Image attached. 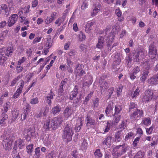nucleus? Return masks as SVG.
I'll use <instances>...</instances> for the list:
<instances>
[{"instance_id":"obj_1","label":"nucleus","mask_w":158,"mask_h":158,"mask_svg":"<svg viewBox=\"0 0 158 158\" xmlns=\"http://www.w3.org/2000/svg\"><path fill=\"white\" fill-rule=\"evenodd\" d=\"M73 134V130L71 125H67L64 129L62 137L63 139H66L68 142L72 140Z\"/></svg>"},{"instance_id":"obj_2","label":"nucleus","mask_w":158,"mask_h":158,"mask_svg":"<svg viewBox=\"0 0 158 158\" xmlns=\"http://www.w3.org/2000/svg\"><path fill=\"white\" fill-rule=\"evenodd\" d=\"M115 36V34L114 33H110L106 36V41L108 49L107 51L106 50L105 52V54H108L111 51L113 47L117 46L118 44V43H115L113 44L112 47H110L113 41Z\"/></svg>"},{"instance_id":"obj_3","label":"nucleus","mask_w":158,"mask_h":158,"mask_svg":"<svg viewBox=\"0 0 158 158\" xmlns=\"http://www.w3.org/2000/svg\"><path fill=\"white\" fill-rule=\"evenodd\" d=\"M113 152V155L117 158L126 152V149L123 145L118 146L114 148Z\"/></svg>"},{"instance_id":"obj_4","label":"nucleus","mask_w":158,"mask_h":158,"mask_svg":"<svg viewBox=\"0 0 158 158\" xmlns=\"http://www.w3.org/2000/svg\"><path fill=\"white\" fill-rule=\"evenodd\" d=\"M143 110L136 108L130 115V119L132 121H135L140 119L143 116Z\"/></svg>"},{"instance_id":"obj_5","label":"nucleus","mask_w":158,"mask_h":158,"mask_svg":"<svg viewBox=\"0 0 158 158\" xmlns=\"http://www.w3.org/2000/svg\"><path fill=\"white\" fill-rule=\"evenodd\" d=\"M153 91L150 89H147L144 92L142 98L143 102L148 103L150 101L153 97Z\"/></svg>"},{"instance_id":"obj_6","label":"nucleus","mask_w":158,"mask_h":158,"mask_svg":"<svg viewBox=\"0 0 158 158\" xmlns=\"http://www.w3.org/2000/svg\"><path fill=\"white\" fill-rule=\"evenodd\" d=\"M35 131L31 128L25 129L23 132V135L27 141H29L34 135Z\"/></svg>"},{"instance_id":"obj_7","label":"nucleus","mask_w":158,"mask_h":158,"mask_svg":"<svg viewBox=\"0 0 158 158\" xmlns=\"http://www.w3.org/2000/svg\"><path fill=\"white\" fill-rule=\"evenodd\" d=\"M89 113H89L86 115L85 119L86 126L88 129L94 127L96 124L94 119L91 117Z\"/></svg>"},{"instance_id":"obj_8","label":"nucleus","mask_w":158,"mask_h":158,"mask_svg":"<svg viewBox=\"0 0 158 158\" xmlns=\"http://www.w3.org/2000/svg\"><path fill=\"white\" fill-rule=\"evenodd\" d=\"M83 68L84 66L82 64H78L76 65L74 73L77 77H81L85 74V71Z\"/></svg>"},{"instance_id":"obj_9","label":"nucleus","mask_w":158,"mask_h":158,"mask_svg":"<svg viewBox=\"0 0 158 158\" xmlns=\"http://www.w3.org/2000/svg\"><path fill=\"white\" fill-rule=\"evenodd\" d=\"M63 122L61 117L58 116L55 117L52 120L51 127L53 130L56 129V128L60 126Z\"/></svg>"},{"instance_id":"obj_10","label":"nucleus","mask_w":158,"mask_h":158,"mask_svg":"<svg viewBox=\"0 0 158 158\" xmlns=\"http://www.w3.org/2000/svg\"><path fill=\"white\" fill-rule=\"evenodd\" d=\"M13 140L10 138H6L4 139L2 142V144L4 149L6 150H9L11 149L12 147Z\"/></svg>"},{"instance_id":"obj_11","label":"nucleus","mask_w":158,"mask_h":158,"mask_svg":"<svg viewBox=\"0 0 158 158\" xmlns=\"http://www.w3.org/2000/svg\"><path fill=\"white\" fill-rule=\"evenodd\" d=\"M148 49L149 56L152 59L155 58L157 54V51L156 47L153 44H151L150 45Z\"/></svg>"},{"instance_id":"obj_12","label":"nucleus","mask_w":158,"mask_h":158,"mask_svg":"<svg viewBox=\"0 0 158 158\" xmlns=\"http://www.w3.org/2000/svg\"><path fill=\"white\" fill-rule=\"evenodd\" d=\"M24 145L23 140L19 139L18 140L15 141L14 146L13 149V152L15 153L19 147L20 149H22Z\"/></svg>"},{"instance_id":"obj_13","label":"nucleus","mask_w":158,"mask_h":158,"mask_svg":"<svg viewBox=\"0 0 158 158\" xmlns=\"http://www.w3.org/2000/svg\"><path fill=\"white\" fill-rule=\"evenodd\" d=\"M18 16L17 14H12L9 18L7 22L8 26L11 27L13 26L17 21Z\"/></svg>"},{"instance_id":"obj_14","label":"nucleus","mask_w":158,"mask_h":158,"mask_svg":"<svg viewBox=\"0 0 158 158\" xmlns=\"http://www.w3.org/2000/svg\"><path fill=\"white\" fill-rule=\"evenodd\" d=\"M105 36L104 37L102 36H100L98 38V42L96 45V47L99 49H102L103 48L104 45L105 40H104L106 39V36Z\"/></svg>"},{"instance_id":"obj_15","label":"nucleus","mask_w":158,"mask_h":158,"mask_svg":"<svg viewBox=\"0 0 158 158\" xmlns=\"http://www.w3.org/2000/svg\"><path fill=\"white\" fill-rule=\"evenodd\" d=\"M148 82L151 85H156L158 84V73L153 76L148 80Z\"/></svg>"},{"instance_id":"obj_16","label":"nucleus","mask_w":158,"mask_h":158,"mask_svg":"<svg viewBox=\"0 0 158 158\" xmlns=\"http://www.w3.org/2000/svg\"><path fill=\"white\" fill-rule=\"evenodd\" d=\"M144 56L143 51L140 50L133 55V60L134 62H138L140 61V59Z\"/></svg>"},{"instance_id":"obj_17","label":"nucleus","mask_w":158,"mask_h":158,"mask_svg":"<svg viewBox=\"0 0 158 158\" xmlns=\"http://www.w3.org/2000/svg\"><path fill=\"white\" fill-rule=\"evenodd\" d=\"M5 54V50L4 48H0V63L3 64L5 63L7 60Z\"/></svg>"},{"instance_id":"obj_18","label":"nucleus","mask_w":158,"mask_h":158,"mask_svg":"<svg viewBox=\"0 0 158 158\" xmlns=\"http://www.w3.org/2000/svg\"><path fill=\"white\" fill-rule=\"evenodd\" d=\"M83 118L82 117H78L77 120L76 126L75 127V130L76 132H79L81 129V127L82 126Z\"/></svg>"},{"instance_id":"obj_19","label":"nucleus","mask_w":158,"mask_h":158,"mask_svg":"<svg viewBox=\"0 0 158 158\" xmlns=\"http://www.w3.org/2000/svg\"><path fill=\"white\" fill-rule=\"evenodd\" d=\"M115 140L118 142H120L123 137V133L122 130L116 131L114 135Z\"/></svg>"},{"instance_id":"obj_20","label":"nucleus","mask_w":158,"mask_h":158,"mask_svg":"<svg viewBox=\"0 0 158 158\" xmlns=\"http://www.w3.org/2000/svg\"><path fill=\"white\" fill-rule=\"evenodd\" d=\"M73 113V110H72L70 107H67L64 110L63 114L64 117L67 118L70 116H71Z\"/></svg>"},{"instance_id":"obj_21","label":"nucleus","mask_w":158,"mask_h":158,"mask_svg":"<svg viewBox=\"0 0 158 158\" xmlns=\"http://www.w3.org/2000/svg\"><path fill=\"white\" fill-rule=\"evenodd\" d=\"M95 22L92 21H88L86 25L85 30L86 33H89L92 29V26L94 25Z\"/></svg>"},{"instance_id":"obj_22","label":"nucleus","mask_w":158,"mask_h":158,"mask_svg":"<svg viewBox=\"0 0 158 158\" xmlns=\"http://www.w3.org/2000/svg\"><path fill=\"white\" fill-rule=\"evenodd\" d=\"M4 11L5 15L7 16L9 15V10H8L7 5L5 4H2L0 5V14Z\"/></svg>"},{"instance_id":"obj_23","label":"nucleus","mask_w":158,"mask_h":158,"mask_svg":"<svg viewBox=\"0 0 158 158\" xmlns=\"http://www.w3.org/2000/svg\"><path fill=\"white\" fill-rule=\"evenodd\" d=\"M78 86L76 85L73 89V90L71 92L70 94L69 99L71 100H72L74 98L76 97L78 94Z\"/></svg>"},{"instance_id":"obj_24","label":"nucleus","mask_w":158,"mask_h":158,"mask_svg":"<svg viewBox=\"0 0 158 158\" xmlns=\"http://www.w3.org/2000/svg\"><path fill=\"white\" fill-rule=\"evenodd\" d=\"M100 5L98 4H95L94 6L92 12L91 13V16L93 17L96 15L100 10Z\"/></svg>"},{"instance_id":"obj_25","label":"nucleus","mask_w":158,"mask_h":158,"mask_svg":"<svg viewBox=\"0 0 158 158\" xmlns=\"http://www.w3.org/2000/svg\"><path fill=\"white\" fill-rule=\"evenodd\" d=\"M56 13L55 12L52 13L51 16H48L45 20V23L47 24H48L50 23H52L55 18Z\"/></svg>"},{"instance_id":"obj_26","label":"nucleus","mask_w":158,"mask_h":158,"mask_svg":"<svg viewBox=\"0 0 158 158\" xmlns=\"http://www.w3.org/2000/svg\"><path fill=\"white\" fill-rule=\"evenodd\" d=\"M108 83L106 81H103L100 84V90L101 93L106 90L108 88Z\"/></svg>"},{"instance_id":"obj_27","label":"nucleus","mask_w":158,"mask_h":158,"mask_svg":"<svg viewBox=\"0 0 158 158\" xmlns=\"http://www.w3.org/2000/svg\"><path fill=\"white\" fill-rule=\"evenodd\" d=\"M151 121L150 118H144L142 120L141 124L145 126H148L151 124Z\"/></svg>"},{"instance_id":"obj_28","label":"nucleus","mask_w":158,"mask_h":158,"mask_svg":"<svg viewBox=\"0 0 158 158\" xmlns=\"http://www.w3.org/2000/svg\"><path fill=\"white\" fill-rule=\"evenodd\" d=\"M113 122L111 120H109L107 122L105 127V128L104 129V133H106L109 131L111 127L113 125Z\"/></svg>"},{"instance_id":"obj_29","label":"nucleus","mask_w":158,"mask_h":158,"mask_svg":"<svg viewBox=\"0 0 158 158\" xmlns=\"http://www.w3.org/2000/svg\"><path fill=\"white\" fill-rule=\"evenodd\" d=\"M115 13L117 16L118 17V21L119 22H122L123 21L124 18L123 17H121L122 15V11L120 10V9L118 8L116 9L115 10Z\"/></svg>"},{"instance_id":"obj_30","label":"nucleus","mask_w":158,"mask_h":158,"mask_svg":"<svg viewBox=\"0 0 158 158\" xmlns=\"http://www.w3.org/2000/svg\"><path fill=\"white\" fill-rule=\"evenodd\" d=\"M112 138V137L110 135L106 137L105 139L103 141L102 143V144L106 145L107 146H110Z\"/></svg>"},{"instance_id":"obj_31","label":"nucleus","mask_w":158,"mask_h":158,"mask_svg":"<svg viewBox=\"0 0 158 158\" xmlns=\"http://www.w3.org/2000/svg\"><path fill=\"white\" fill-rule=\"evenodd\" d=\"M54 95V94L52 92L51 89L50 93L48 94L46 96L47 102L50 105H51V100L53 99V96Z\"/></svg>"},{"instance_id":"obj_32","label":"nucleus","mask_w":158,"mask_h":158,"mask_svg":"<svg viewBox=\"0 0 158 158\" xmlns=\"http://www.w3.org/2000/svg\"><path fill=\"white\" fill-rule=\"evenodd\" d=\"M127 119H124L123 120L121 123L118 126L119 129H121V130L122 131L125 129L126 127H127Z\"/></svg>"},{"instance_id":"obj_33","label":"nucleus","mask_w":158,"mask_h":158,"mask_svg":"<svg viewBox=\"0 0 158 158\" xmlns=\"http://www.w3.org/2000/svg\"><path fill=\"white\" fill-rule=\"evenodd\" d=\"M148 74L149 71L148 70H146L143 72L142 76L140 77V81L143 83L144 82L147 78Z\"/></svg>"},{"instance_id":"obj_34","label":"nucleus","mask_w":158,"mask_h":158,"mask_svg":"<svg viewBox=\"0 0 158 158\" xmlns=\"http://www.w3.org/2000/svg\"><path fill=\"white\" fill-rule=\"evenodd\" d=\"M2 119L0 121V125H1L2 127L4 126V122L8 118V115L5 113L2 112Z\"/></svg>"},{"instance_id":"obj_35","label":"nucleus","mask_w":158,"mask_h":158,"mask_svg":"<svg viewBox=\"0 0 158 158\" xmlns=\"http://www.w3.org/2000/svg\"><path fill=\"white\" fill-rule=\"evenodd\" d=\"M61 108L59 106L57 105L54 107L52 110V113L53 114L59 113L61 111Z\"/></svg>"},{"instance_id":"obj_36","label":"nucleus","mask_w":158,"mask_h":158,"mask_svg":"<svg viewBox=\"0 0 158 158\" xmlns=\"http://www.w3.org/2000/svg\"><path fill=\"white\" fill-rule=\"evenodd\" d=\"M43 127L46 131H49L51 127V126L50 125V120H48L45 121Z\"/></svg>"},{"instance_id":"obj_37","label":"nucleus","mask_w":158,"mask_h":158,"mask_svg":"<svg viewBox=\"0 0 158 158\" xmlns=\"http://www.w3.org/2000/svg\"><path fill=\"white\" fill-rule=\"evenodd\" d=\"M19 110H15L12 112V119L15 121L19 115Z\"/></svg>"},{"instance_id":"obj_38","label":"nucleus","mask_w":158,"mask_h":158,"mask_svg":"<svg viewBox=\"0 0 158 158\" xmlns=\"http://www.w3.org/2000/svg\"><path fill=\"white\" fill-rule=\"evenodd\" d=\"M94 155L96 158H101L102 154L99 149H97L94 152Z\"/></svg>"},{"instance_id":"obj_39","label":"nucleus","mask_w":158,"mask_h":158,"mask_svg":"<svg viewBox=\"0 0 158 158\" xmlns=\"http://www.w3.org/2000/svg\"><path fill=\"white\" fill-rule=\"evenodd\" d=\"M22 75H19L17 77L14 78L12 81H11V86H13L14 85L17 83V82L22 77Z\"/></svg>"},{"instance_id":"obj_40","label":"nucleus","mask_w":158,"mask_h":158,"mask_svg":"<svg viewBox=\"0 0 158 158\" xmlns=\"http://www.w3.org/2000/svg\"><path fill=\"white\" fill-rule=\"evenodd\" d=\"M78 35L79 38V40L80 41H83L86 38V36L82 31H80Z\"/></svg>"},{"instance_id":"obj_41","label":"nucleus","mask_w":158,"mask_h":158,"mask_svg":"<svg viewBox=\"0 0 158 158\" xmlns=\"http://www.w3.org/2000/svg\"><path fill=\"white\" fill-rule=\"evenodd\" d=\"M13 48L11 47L7 48L6 50H5V55L7 56H9L13 53Z\"/></svg>"},{"instance_id":"obj_42","label":"nucleus","mask_w":158,"mask_h":158,"mask_svg":"<svg viewBox=\"0 0 158 158\" xmlns=\"http://www.w3.org/2000/svg\"><path fill=\"white\" fill-rule=\"evenodd\" d=\"M88 144V143L87 141L84 139L81 146V150H86L87 148Z\"/></svg>"},{"instance_id":"obj_43","label":"nucleus","mask_w":158,"mask_h":158,"mask_svg":"<svg viewBox=\"0 0 158 158\" xmlns=\"http://www.w3.org/2000/svg\"><path fill=\"white\" fill-rule=\"evenodd\" d=\"M137 105L135 102H131L129 106L128 111L131 112L132 110L135 108H137Z\"/></svg>"},{"instance_id":"obj_44","label":"nucleus","mask_w":158,"mask_h":158,"mask_svg":"<svg viewBox=\"0 0 158 158\" xmlns=\"http://www.w3.org/2000/svg\"><path fill=\"white\" fill-rule=\"evenodd\" d=\"M113 109V107L110 105H109L107 106L105 110V113L107 116L111 112Z\"/></svg>"},{"instance_id":"obj_45","label":"nucleus","mask_w":158,"mask_h":158,"mask_svg":"<svg viewBox=\"0 0 158 158\" xmlns=\"http://www.w3.org/2000/svg\"><path fill=\"white\" fill-rule=\"evenodd\" d=\"M33 144H29L27 146V152L28 154H31L33 149Z\"/></svg>"},{"instance_id":"obj_46","label":"nucleus","mask_w":158,"mask_h":158,"mask_svg":"<svg viewBox=\"0 0 158 158\" xmlns=\"http://www.w3.org/2000/svg\"><path fill=\"white\" fill-rule=\"evenodd\" d=\"M140 91V90L139 89V87H137L134 91V94L132 95V98H135L137 96H138L139 95V93Z\"/></svg>"},{"instance_id":"obj_47","label":"nucleus","mask_w":158,"mask_h":158,"mask_svg":"<svg viewBox=\"0 0 158 158\" xmlns=\"http://www.w3.org/2000/svg\"><path fill=\"white\" fill-rule=\"evenodd\" d=\"M10 102H7L4 105L3 107V111L4 113H6L8 110L9 108L10 107Z\"/></svg>"},{"instance_id":"obj_48","label":"nucleus","mask_w":158,"mask_h":158,"mask_svg":"<svg viewBox=\"0 0 158 158\" xmlns=\"http://www.w3.org/2000/svg\"><path fill=\"white\" fill-rule=\"evenodd\" d=\"M121 116L120 115H116L114 118V120L113 122V124L116 125L118 123L121 119Z\"/></svg>"},{"instance_id":"obj_49","label":"nucleus","mask_w":158,"mask_h":158,"mask_svg":"<svg viewBox=\"0 0 158 158\" xmlns=\"http://www.w3.org/2000/svg\"><path fill=\"white\" fill-rule=\"evenodd\" d=\"M31 106L29 104H27L26 106L25 109L24 110L23 113L28 115L30 113L31 110Z\"/></svg>"},{"instance_id":"obj_50","label":"nucleus","mask_w":158,"mask_h":158,"mask_svg":"<svg viewBox=\"0 0 158 158\" xmlns=\"http://www.w3.org/2000/svg\"><path fill=\"white\" fill-rule=\"evenodd\" d=\"M115 111L114 115L119 114L122 110V107L119 105L116 106L115 107Z\"/></svg>"},{"instance_id":"obj_51","label":"nucleus","mask_w":158,"mask_h":158,"mask_svg":"<svg viewBox=\"0 0 158 158\" xmlns=\"http://www.w3.org/2000/svg\"><path fill=\"white\" fill-rule=\"evenodd\" d=\"M144 155V153L140 151H139L136 153L134 158H143Z\"/></svg>"},{"instance_id":"obj_52","label":"nucleus","mask_w":158,"mask_h":158,"mask_svg":"<svg viewBox=\"0 0 158 158\" xmlns=\"http://www.w3.org/2000/svg\"><path fill=\"white\" fill-rule=\"evenodd\" d=\"M15 5L12 0H10L8 2V6L10 10H13L14 9Z\"/></svg>"},{"instance_id":"obj_53","label":"nucleus","mask_w":158,"mask_h":158,"mask_svg":"<svg viewBox=\"0 0 158 158\" xmlns=\"http://www.w3.org/2000/svg\"><path fill=\"white\" fill-rule=\"evenodd\" d=\"M35 154L34 155V156H38L40 157V148L39 147H37L35 149Z\"/></svg>"},{"instance_id":"obj_54","label":"nucleus","mask_w":158,"mask_h":158,"mask_svg":"<svg viewBox=\"0 0 158 158\" xmlns=\"http://www.w3.org/2000/svg\"><path fill=\"white\" fill-rule=\"evenodd\" d=\"M64 21V20L61 17H59L56 20L55 22V23L56 24H57L58 26H60Z\"/></svg>"},{"instance_id":"obj_55","label":"nucleus","mask_w":158,"mask_h":158,"mask_svg":"<svg viewBox=\"0 0 158 158\" xmlns=\"http://www.w3.org/2000/svg\"><path fill=\"white\" fill-rule=\"evenodd\" d=\"M38 102L39 100L37 97L32 98L30 101V103L31 104H35L38 103Z\"/></svg>"},{"instance_id":"obj_56","label":"nucleus","mask_w":158,"mask_h":158,"mask_svg":"<svg viewBox=\"0 0 158 158\" xmlns=\"http://www.w3.org/2000/svg\"><path fill=\"white\" fill-rule=\"evenodd\" d=\"M21 92L22 91H20V90H19V89H17L13 95V98H18Z\"/></svg>"},{"instance_id":"obj_57","label":"nucleus","mask_w":158,"mask_h":158,"mask_svg":"<svg viewBox=\"0 0 158 158\" xmlns=\"http://www.w3.org/2000/svg\"><path fill=\"white\" fill-rule=\"evenodd\" d=\"M30 6L29 5H28L27 7L24 8H22L21 10H23L24 13L25 14H27L30 11Z\"/></svg>"},{"instance_id":"obj_58","label":"nucleus","mask_w":158,"mask_h":158,"mask_svg":"<svg viewBox=\"0 0 158 158\" xmlns=\"http://www.w3.org/2000/svg\"><path fill=\"white\" fill-rule=\"evenodd\" d=\"M41 36H38L35 37L32 42L33 44H35L41 41Z\"/></svg>"},{"instance_id":"obj_59","label":"nucleus","mask_w":158,"mask_h":158,"mask_svg":"<svg viewBox=\"0 0 158 158\" xmlns=\"http://www.w3.org/2000/svg\"><path fill=\"white\" fill-rule=\"evenodd\" d=\"M133 72L134 74H137L138 73L140 70V68L138 66H136L133 69Z\"/></svg>"},{"instance_id":"obj_60","label":"nucleus","mask_w":158,"mask_h":158,"mask_svg":"<svg viewBox=\"0 0 158 158\" xmlns=\"http://www.w3.org/2000/svg\"><path fill=\"white\" fill-rule=\"evenodd\" d=\"M93 94V92H90V93L88 94V96L85 98L84 102H87L91 98Z\"/></svg>"},{"instance_id":"obj_61","label":"nucleus","mask_w":158,"mask_h":158,"mask_svg":"<svg viewBox=\"0 0 158 158\" xmlns=\"http://www.w3.org/2000/svg\"><path fill=\"white\" fill-rule=\"evenodd\" d=\"M68 54L70 58H71L72 56H75L76 55L75 50L74 49L71 50L69 53Z\"/></svg>"},{"instance_id":"obj_62","label":"nucleus","mask_w":158,"mask_h":158,"mask_svg":"<svg viewBox=\"0 0 158 158\" xmlns=\"http://www.w3.org/2000/svg\"><path fill=\"white\" fill-rule=\"evenodd\" d=\"M26 58L23 57L18 62V65H20L26 60Z\"/></svg>"},{"instance_id":"obj_63","label":"nucleus","mask_w":158,"mask_h":158,"mask_svg":"<svg viewBox=\"0 0 158 158\" xmlns=\"http://www.w3.org/2000/svg\"><path fill=\"white\" fill-rule=\"evenodd\" d=\"M71 42H70L68 41L64 45V49L66 50H68L69 49V47L71 45Z\"/></svg>"},{"instance_id":"obj_64","label":"nucleus","mask_w":158,"mask_h":158,"mask_svg":"<svg viewBox=\"0 0 158 158\" xmlns=\"http://www.w3.org/2000/svg\"><path fill=\"white\" fill-rule=\"evenodd\" d=\"M133 135V133L132 132H129L125 136V140H127L130 139Z\"/></svg>"}]
</instances>
